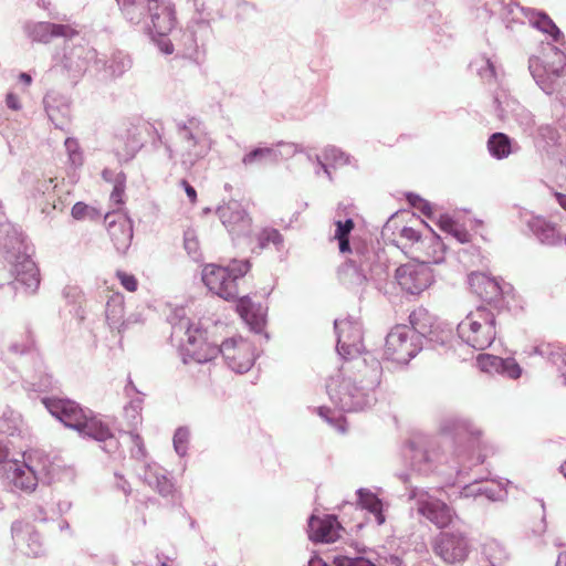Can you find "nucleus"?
I'll return each mask as SVG.
<instances>
[{"label": "nucleus", "instance_id": "obj_1", "mask_svg": "<svg viewBox=\"0 0 566 566\" xmlns=\"http://www.w3.org/2000/svg\"><path fill=\"white\" fill-rule=\"evenodd\" d=\"M366 363V358L357 360L354 363L357 371L350 373L348 368L342 367L327 379V395L339 411H361L376 401L374 390L380 382V364L373 360L368 367Z\"/></svg>", "mask_w": 566, "mask_h": 566}, {"label": "nucleus", "instance_id": "obj_2", "mask_svg": "<svg viewBox=\"0 0 566 566\" xmlns=\"http://www.w3.org/2000/svg\"><path fill=\"white\" fill-rule=\"evenodd\" d=\"M171 325V338H178L179 353L182 363L205 364L214 359L221 353V345L210 344L206 340V332L193 327L190 319L184 315V311H177L169 317Z\"/></svg>", "mask_w": 566, "mask_h": 566}, {"label": "nucleus", "instance_id": "obj_3", "mask_svg": "<svg viewBox=\"0 0 566 566\" xmlns=\"http://www.w3.org/2000/svg\"><path fill=\"white\" fill-rule=\"evenodd\" d=\"M337 275L344 286L358 293L369 280H385L387 266L374 251L356 249L354 256L338 268Z\"/></svg>", "mask_w": 566, "mask_h": 566}, {"label": "nucleus", "instance_id": "obj_4", "mask_svg": "<svg viewBox=\"0 0 566 566\" xmlns=\"http://www.w3.org/2000/svg\"><path fill=\"white\" fill-rule=\"evenodd\" d=\"M177 24L175 6L167 0H156L148 8L146 20L138 27L161 53L169 55L175 51L170 35L177 30Z\"/></svg>", "mask_w": 566, "mask_h": 566}, {"label": "nucleus", "instance_id": "obj_5", "mask_svg": "<svg viewBox=\"0 0 566 566\" xmlns=\"http://www.w3.org/2000/svg\"><path fill=\"white\" fill-rule=\"evenodd\" d=\"M497 314L485 305H479L458 324L459 338L475 350H484L495 340Z\"/></svg>", "mask_w": 566, "mask_h": 566}, {"label": "nucleus", "instance_id": "obj_6", "mask_svg": "<svg viewBox=\"0 0 566 566\" xmlns=\"http://www.w3.org/2000/svg\"><path fill=\"white\" fill-rule=\"evenodd\" d=\"M177 148L181 164L190 168L206 157L211 149V139L206 125L197 117L176 120Z\"/></svg>", "mask_w": 566, "mask_h": 566}, {"label": "nucleus", "instance_id": "obj_7", "mask_svg": "<svg viewBox=\"0 0 566 566\" xmlns=\"http://www.w3.org/2000/svg\"><path fill=\"white\" fill-rule=\"evenodd\" d=\"M250 270L248 260H232L227 266L207 264L202 270V282L218 296L230 301L239 296V282Z\"/></svg>", "mask_w": 566, "mask_h": 566}, {"label": "nucleus", "instance_id": "obj_8", "mask_svg": "<svg viewBox=\"0 0 566 566\" xmlns=\"http://www.w3.org/2000/svg\"><path fill=\"white\" fill-rule=\"evenodd\" d=\"M130 457L137 462L136 472L140 480L155 489L161 496H169L175 490L172 480L167 470L148 457L145 443L140 434L133 436Z\"/></svg>", "mask_w": 566, "mask_h": 566}, {"label": "nucleus", "instance_id": "obj_9", "mask_svg": "<svg viewBox=\"0 0 566 566\" xmlns=\"http://www.w3.org/2000/svg\"><path fill=\"white\" fill-rule=\"evenodd\" d=\"M423 347L424 343L408 325H396L386 336L382 358L405 367Z\"/></svg>", "mask_w": 566, "mask_h": 566}, {"label": "nucleus", "instance_id": "obj_10", "mask_svg": "<svg viewBox=\"0 0 566 566\" xmlns=\"http://www.w3.org/2000/svg\"><path fill=\"white\" fill-rule=\"evenodd\" d=\"M42 403L52 417L66 428L76 430L83 437H86L88 433L90 424L98 419L92 415L90 409H83L71 399L44 397L42 398Z\"/></svg>", "mask_w": 566, "mask_h": 566}, {"label": "nucleus", "instance_id": "obj_11", "mask_svg": "<svg viewBox=\"0 0 566 566\" xmlns=\"http://www.w3.org/2000/svg\"><path fill=\"white\" fill-rule=\"evenodd\" d=\"M473 548V542L462 527L452 526L440 532L432 542L433 553L446 564L464 563Z\"/></svg>", "mask_w": 566, "mask_h": 566}, {"label": "nucleus", "instance_id": "obj_12", "mask_svg": "<svg viewBox=\"0 0 566 566\" xmlns=\"http://www.w3.org/2000/svg\"><path fill=\"white\" fill-rule=\"evenodd\" d=\"M410 469L420 474L434 472L443 459L439 441L428 434H413L408 442Z\"/></svg>", "mask_w": 566, "mask_h": 566}, {"label": "nucleus", "instance_id": "obj_13", "mask_svg": "<svg viewBox=\"0 0 566 566\" xmlns=\"http://www.w3.org/2000/svg\"><path fill=\"white\" fill-rule=\"evenodd\" d=\"M193 10L192 27L182 34L185 41L184 54L189 57H197L199 49L206 45L211 33L210 21L213 20L218 10L213 9L206 0H186Z\"/></svg>", "mask_w": 566, "mask_h": 566}, {"label": "nucleus", "instance_id": "obj_14", "mask_svg": "<svg viewBox=\"0 0 566 566\" xmlns=\"http://www.w3.org/2000/svg\"><path fill=\"white\" fill-rule=\"evenodd\" d=\"M554 50L556 61L553 64H545L537 56L528 60V70L534 81L547 95H552L556 86H560L559 93L566 92V55L556 48Z\"/></svg>", "mask_w": 566, "mask_h": 566}, {"label": "nucleus", "instance_id": "obj_15", "mask_svg": "<svg viewBox=\"0 0 566 566\" xmlns=\"http://www.w3.org/2000/svg\"><path fill=\"white\" fill-rule=\"evenodd\" d=\"M469 285L485 304L488 308L496 314L509 306V297L513 287L509 283H500L496 279L490 277L483 272H473L468 277Z\"/></svg>", "mask_w": 566, "mask_h": 566}, {"label": "nucleus", "instance_id": "obj_16", "mask_svg": "<svg viewBox=\"0 0 566 566\" xmlns=\"http://www.w3.org/2000/svg\"><path fill=\"white\" fill-rule=\"evenodd\" d=\"M408 500L413 502L418 514L426 517L439 528L448 527L454 517L450 506L431 495L426 489L409 486Z\"/></svg>", "mask_w": 566, "mask_h": 566}, {"label": "nucleus", "instance_id": "obj_17", "mask_svg": "<svg viewBox=\"0 0 566 566\" xmlns=\"http://www.w3.org/2000/svg\"><path fill=\"white\" fill-rule=\"evenodd\" d=\"M334 329L338 355L345 360H360L358 356L364 350L361 322L354 316L338 318L334 321Z\"/></svg>", "mask_w": 566, "mask_h": 566}, {"label": "nucleus", "instance_id": "obj_18", "mask_svg": "<svg viewBox=\"0 0 566 566\" xmlns=\"http://www.w3.org/2000/svg\"><path fill=\"white\" fill-rule=\"evenodd\" d=\"M410 328L415 331L419 338L431 346L446 344L450 336V331L434 315L424 307H418L409 315Z\"/></svg>", "mask_w": 566, "mask_h": 566}, {"label": "nucleus", "instance_id": "obj_19", "mask_svg": "<svg viewBox=\"0 0 566 566\" xmlns=\"http://www.w3.org/2000/svg\"><path fill=\"white\" fill-rule=\"evenodd\" d=\"M439 432L451 438L455 443L468 442L470 447L482 449L481 430L468 418L460 415H444L439 420Z\"/></svg>", "mask_w": 566, "mask_h": 566}, {"label": "nucleus", "instance_id": "obj_20", "mask_svg": "<svg viewBox=\"0 0 566 566\" xmlns=\"http://www.w3.org/2000/svg\"><path fill=\"white\" fill-rule=\"evenodd\" d=\"M395 277L400 287L409 294L417 295L433 282L430 265L426 262H410L396 269Z\"/></svg>", "mask_w": 566, "mask_h": 566}, {"label": "nucleus", "instance_id": "obj_21", "mask_svg": "<svg viewBox=\"0 0 566 566\" xmlns=\"http://www.w3.org/2000/svg\"><path fill=\"white\" fill-rule=\"evenodd\" d=\"M11 534L17 548L25 556L40 558L46 555L48 546L41 533L23 521H15L11 525Z\"/></svg>", "mask_w": 566, "mask_h": 566}, {"label": "nucleus", "instance_id": "obj_22", "mask_svg": "<svg viewBox=\"0 0 566 566\" xmlns=\"http://www.w3.org/2000/svg\"><path fill=\"white\" fill-rule=\"evenodd\" d=\"M217 214L232 238L250 235L252 231V218L238 200L229 202L217 208Z\"/></svg>", "mask_w": 566, "mask_h": 566}, {"label": "nucleus", "instance_id": "obj_23", "mask_svg": "<svg viewBox=\"0 0 566 566\" xmlns=\"http://www.w3.org/2000/svg\"><path fill=\"white\" fill-rule=\"evenodd\" d=\"M220 354L229 368L239 374L250 370L256 357L253 345L242 337L226 339Z\"/></svg>", "mask_w": 566, "mask_h": 566}, {"label": "nucleus", "instance_id": "obj_24", "mask_svg": "<svg viewBox=\"0 0 566 566\" xmlns=\"http://www.w3.org/2000/svg\"><path fill=\"white\" fill-rule=\"evenodd\" d=\"M0 250L9 262L31 255V247L20 227L11 222L0 223Z\"/></svg>", "mask_w": 566, "mask_h": 566}, {"label": "nucleus", "instance_id": "obj_25", "mask_svg": "<svg viewBox=\"0 0 566 566\" xmlns=\"http://www.w3.org/2000/svg\"><path fill=\"white\" fill-rule=\"evenodd\" d=\"M298 151L297 145L280 142L274 147H255L242 157L245 168L276 164L284 157L293 156Z\"/></svg>", "mask_w": 566, "mask_h": 566}, {"label": "nucleus", "instance_id": "obj_26", "mask_svg": "<svg viewBox=\"0 0 566 566\" xmlns=\"http://www.w3.org/2000/svg\"><path fill=\"white\" fill-rule=\"evenodd\" d=\"M105 223L108 235L116 251L125 254L133 240V222L122 213L108 212L105 216Z\"/></svg>", "mask_w": 566, "mask_h": 566}, {"label": "nucleus", "instance_id": "obj_27", "mask_svg": "<svg viewBox=\"0 0 566 566\" xmlns=\"http://www.w3.org/2000/svg\"><path fill=\"white\" fill-rule=\"evenodd\" d=\"M23 30L29 39L34 42L48 43L53 38L72 39L78 34V30L71 24H57L51 22L28 21Z\"/></svg>", "mask_w": 566, "mask_h": 566}, {"label": "nucleus", "instance_id": "obj_28", "mask_svg": "<svg viewBox=\"0 0 566 566\" xmlns=\"http://www.w3.org/2000/svg\"><path fill=\"white\" fill-rule=\"evenodd\" d=\"M44 108L52 124L64 130L71 120V104L65 95L49 92L43 98Z\"/></svg>", "mask_w": 566, "mask_h": 566}, {"label": "nucleus", "instance_id": "obj_29", "mask_svg": "<svg viewBox=\"0 0 566 566\" xmlns=\"http://www.w3.org/2000/svg\"><path fill=\"white\" fill-rule=\"evenodd\" d=\"M478 367L488 374H497L510 379H517L522 375V368L514 358H501L490 354H480L476 357Z\"/></svg>", "mask_w": 566, "mask_h": 566}, {"label": "nucleus", "instance_id": "obj_30", "mask_svg": "<svg viewBox=\"0 0 566 566\" xmlns=\"http://www.w3.org/2000/svg\"><path fill=\"white\" fill-rule=\"evenodd\" d=\"M314 158L317 165L315 174L319 175L321 171H323L331 181L333 180L332 169H336L345 165L357 167L356 159L352 158L350 155L335 146L325 147L322 155H315Z\"/></svg>", "mask_w": 566, "mask_h": 566}, {"label": "nucleus", "instance_id": "obj_31", "mask_svg": "<svg viewBox=\"0 0 566 566\" xmlns=\"http://www.w3.org/2000/svg\"><path fill=\"white\" fill-rule=\"evenodd\" d=\"M101 59L95 49L85 45H76L65 50L63 65L73 73L84 72L91 64L99 66Z\"/></svg>", "mask_w": 566, "mask_h": 566}, {"label": "nucleus", "instance_id": "obj_32", "mask_svg": "<svg viewBox=\"0 0 566 566\" xmlns=\"http://www.w3.org/2000/svg\"><path fill=\"white\" fill-rule=\"evenodd\" d=\"M13 263L14 287H23L27 292L33 293L40 285V273L31 255L17 260Z\"/></svg>", "mask_w": 566, "mask_h": 566}, {"label": "nucleus", "instance_id": "obj_33", "mask_svg": "<svg viewBox=\"0 0 566 566\" xmlns=\"http://www.w3.org/2000/svg\"><path fill=\"white\" fill-rule=\"evenodd\" d=\"M339 523L335 516L324 518L312 515L308 520V537L316 543H334L338 537Z\"/></svg>", "mask_w": 566, "mask_h": 566}, {"label": "nucleus", "instance_id": "obj_34", "mask_svg": "<svg viewBox=\"0 0 566 566\" xmlns=\"http://www.w3.org/2000/svg\"><path fill=\"white\" fill-rule=\"evenodd\" d=\"M237 311L252 332L263 333L268 307L253 303L248 296H242L238 301Z\"/></svg>", "mask_w": 566, "mask_h": 566}, {"label": "nucleus", "instance_id": "obj_35", "mask_svg": "<svg viewBox=\"0 0 566 566\" xmlns=\"http://www.w3.org/2000/svg\"><path fill=\"white\" fill-rule=\"evenodd\" d=\"M90 431L86 437L92 438L101 443V448L113 458H120L123 454L120 442L111 431L109 427L101 419L90 424Z\"/></svg>", "mask_w": 566, "mask_h": 566}, {"label": "nucleus", "instance_id": "obj_36", "mask_svg": "<svg viewBox=\"0 0 566 566\" xmlns=\"http://www.w3.org/2000/svg\"><path fill=\"white\" fill-rule=\"evenodd\" d=\"M125 315V301L124 295L120 293H113L108 296L105 307L106 321L111 328H116L118 332H124L132 323L138 319L129 316L124 318Z\"/></svg>", "mask_w": 566, "mask_h": 566}, {"label": "nucleus", "instance_id": "obj_37", "mask_svg": "<svg viewBox=\"0 0 566 566\" xmlns=\"http://www.w3.org/2000/svg\"><path fill=\"white\" fill-rule=\"evenodd\" d=\"M530 10L528 8L521 7L515 0H496L491 2V11L506 23V28H511V23L525 24Z\"/></svg>", "mask_w": 566, "mask_h": 566}, {"label": "nucleus", "instance_id": "obj_38", "mask_svg": "<svg viewBox=\"0 0 566 566\" xmlns=\"http://www.w3.org/2000/svg\"><path fill=\"white\" fill-rule=\"evenodd\" d=\"M156 0H116L122 17L133 27H138L146 20L148 8Z\"/></svg>", "mask_w": 566, "mask_h": 566}, {"label": "nucleus", "instance_id": "obj_39", "mask_svg": "<svg viewBox=\"0 0 566 566\" xmlns=\"http://www.w3.org/2000/svg\"><path fill=\"white\" fill-rule=\"evenodd\" d=\"M527 224L530 230L543 244L555 245L562 242L564 233L559 231L555 224L544 218L532 216Z\"/></svg>", "mask_w": 566, "mask_h": 566}, {"label": "nucleus", "instance_id": "obj_40", "mask_svg": "<svg viewBox=\"0 0 566 566\" xmlns=\"http://www.w3.org/2000/svg\"><path fill=\"white\" fill-rule=\"evenodd\" d=\"M486 146L491 157L497 160H503L521 149L520 145L504 133H493Z\"/></svg>", "mask_w": 566, "mask_h": 566}, {"label": "nucleus", "instance_id": "obj_41", "mask_svg": "<svg viewBox=\"0 0 566 566\" xmlns=\"http://www.w3.org/2000/svg\"><path fill=\"white\" fill-rule=\"evenodd\" d=\"M143 405L144 399L142 396L132 398L128 403L124 406L123 419L127 426L126 431H122L123 434H127L133 443V436L139 434L138 428L143 423Z\"/></svg>", "mask_w": 566, "mask_h": 566}, {"label": "nucleus", "instance_id": "obj_42", "mask_svg": "<svg viewBox=\"0 0 566 566\" xmlns=\"http://www.w3.org/2000/svg\"><path fill=\"white\" fill-rule=\"evenodd\" d=\"M444 244L441 241L440 237L434 232H430L424 237L422 241V245L418 251H423V259L420 262H426V264L430 263H441L444 260Z\"/></svg>", "mask_w": 566, "mask_h": 566}, {"label": "nucleus", "instance_id": "obj_43", "mask_svg": "<svg viewBox=\"0 0 566 566\" xmlns=\"http://www.w3.org/2000/svg\"><path fill=\"white\" fill-rule=\"evenodd\" d=\"M256 245L261 250L273 248L275 252L285 251V239L280 230L272 227H263L255 233Z\"/></svg>", "mask_w": 566, "mask_h": 566}, {"label": "nucleus", "instance_id": "obj_44", "mask_svg": "<svg viewBox=\"0 0 566 566\" xmlns=\"http://www.w3.org/2000/svg\"><path fill=\"white\" fill-rule=\"evenodd\" d=\"M526 21L531 27L552 36L553 41L558 42L563 38V33L554 21L544 12L533 9L527 13Z\"/></svg>", "mask_w": 566, "mask_h": 566}, {"label": "nucleus", "instance_id": "obj_45", "mask_svg": "<svg viewBox=\"0 0 566 566\" xmlns=\"http://www.w3.org/2000/svg\"><path fill=\"white\" fill-rule=\"evenodd\" d=\"M132 67V60L128 54L124 52H114L107 61L99 62V66L111 77H120Z\"/></svg>", "mask_w": 566, "mask_h": 566}, {"label": "nucleus", "instance_id": "obj_46", "mask_svg": "<svg viewBox=\"0 0 566 566\" xmlns=\"http://www.w3.org/2000/svg\"><path fill=\"white\" fill-rule=\"evenodd\" d=\"M38 481L36 471L32 465L24 463L14 468L12 482L17 489L31 492L35 489Z\"/></svg>", "mask_w": 566, "mask_h": 566}, {"label": "nucleus", "instance_id": "obj_47", "mask_svg": "<svg viewBox=\"0 0 566 566\" xmlns=\"http://www.w3.org/2000/svg\"><path fill=\"white\" fill-rule=\"evenodd\" d=\"M149 125L142 119L130 123L125 134L120 137L125 140L127 151L134 155L143 146V135L148 132Z\"/></svg>", "mask_w": 566, "mask_h": 566}, {"label": "nucleus", "instance_id": "obj_48", "mask_svg": "<svg viewBox=\"0 0 566 566\" xmlns=\"http://www.w3.org/2000/svg\"><path fill=\"white\" fill-rule=\"evenodd\" d=\"M356 494L360 507L374 514L376 523L381 525L385 522L381 501L373 492L363 488L358 489Z\"/></svg>", "mask_w": 566, "mask_h": 566}, {"label": "nucleus", "instance_id": "obj_49", "mask_svg": "<svg viewBox=\"0 0 566 566\" xmlns=\"http://www.w3.org/2000/svg\"><path fill=\"white\" fill-rule=\"evenodd\" d=\"M439 224L441 230L451 234L458 242L467 243L470 241L471 234L469 231L452 218L442 216L439 220Z\"/></svg>", "mask_w": 566, "mask_h": 566}, {"label": "nucleus", "instance_id": "obj_50", "mask_svg": "<svg viewBox=\"0 0 566 566\" xmlns=\"http://www.w3.org/2000/svg\"><path fill=\"white\" fill-rule=\"evenodd\" d=\"M563 349L564 348L556 347L552 344L542 343L536 346H532L531 350L528 352V355L541 356L542 358L546 359L547 361L552 363L558 368Z\"/></svg>", "mask_w": 566, "mask_h": 566}, {"label": "nucleus", "instance_id": "obj_51", "mask_svg": "<svg viewBox=\"0 0 566 566\" xmlns=\"http://www.w3.org/2000/svg\"><path fill=\"white\" fill-rule=\"evenodd\" d=\"M33 347L34 339L32 334L28 331L9 344L8 352L14 356H23L31 353Z\"/></svg>", "mask_w": 566, "mask_h": 566}, {"label": "nucleus", "instance_id": "obj_52", "mask_svg": "<svg viewBox=\"0 0 566 566\" xmlns=\"http://www.w3.org/2000/svg\"><path fill=\"white\" fill-rule=\"evenodd\" d=\"M64 147L69 165L75 169L82 167L84 163V155L77 139L67 137L64 140Z\"/></svg>", "mask_w": 566, "mask_h": 566}, {"label": "nucleus", "instance_id": "obj_53", "mask_svg": "<svg viewBox=\"0 0 566 566\" xmlns=\"http://www.w3.org/2000/svg\"><path fill=\"white\" fill-rule=\"evenodd\" d=\"M513 107L511 111L514 113L515 119L520 123L524 132H531L535 125V119L533 114L521 107L517 103L512 102Z\"/></svg>", "mask_w": 566, "mask_h": 566}, {"label": "nucleus", "instance_id": "obj_54", "mask_svg": "<svg viewBox=\"0 0 566 566\" xmlns=\"http://www.w3.org/2000/svg\"><path fill=\"white\" fill-rule=\"evenodd\" d=\"M190 432L186 427H179L174 434L172 443L176 453L179 457H185L188 451Z\"/></svg>", "mask_w": 566, "mask_h": 566}, {"label": "nucleus", "instance_id": "obj_55", "mask_svg": "<svg viewBox=\"0 0 566 566\" xmlns=\"http://www.w3.org/2000/svg\"><path fill=\"white\" fill-rule=\"evenodd\" d=\"M537 140L543 143L544 147H551L558 144L559 134L557 129L551 125H541L537 129Z\"/></svg>", "mask_w": 566, "mask_h": 566}, {"label": "nucleus", "instance_id": "obj_56", "mask_svg": "<svg viewBox=\"0 0 566 566\" xmlns=\"http://www.w3.org/2000/svg\"><path fill=\"white\" fill-rule=\"evenodd\" d=\"M317 413L328 424H331L332 427H334L338 431H340V432H345L346 431L345 418L342 415H335L334 411H332L329 408L324 407V406L317 408Z\"/></svg>", "mask_w": 566, "mask_h": 566}, {"label": "nucleus", "instance_id": "obj_57", "mask_svg": "<svg viewBox=\"0 0 566 566\" xmlns=\"http://www.w3.org/2000/svg\"><path fill=\"white\" fill-rule=\"evenodd\" d=\"M184 245H185L187 253L193 261L198 262L201 260L199 241L193 231L188 230L185 232Z\"/></svg>", "mask_w": 566, "mask_h": 566}, {"label": "nucleus", "instance_id": "obj_58", "mask_svg": "<svg viewBox=\"0 0 566 566\" xmlns=\"http://www.w3.org/2000/svg\"><path fill=\"white\" fill-rule=\"evenodd\" d=\"M126 176L123 171L118 172L114 179V187L111 192L109 199L115 205H123L124 192H125Z\"/></svg>", "mask_w": 566, "mask_h": 566}, {"label": "nucleus", "instance_id": "obj_59", "mask_svg": "<svg viewBox=\"0 0 566 566\" xmlns=\"http://www.w3.org/2000/svg\"><path fill=\"white\" fill-rule=\"evenodd\" d=\"M400 238L411 242V244L415 245L416 251L420 249L424 239V237H422L421 233L412 227H403L400 230Z\"/></svg>", "mask_w": 566, "mask_h": 566}, {"label": "nucleus", "instance_id": "obj_60", "mask_svg": "<svg viewBox=\"0 0 566 566\" xmlns=\"http://www.w3.org/2000/svg\"><path fill=\"white\" fill-rule=\"evenodd\" d=\"M71 214L75 220H84L86 218H94L96 211L88 205L78 201L72 207Z\"/></svg>", "mask_w": 566, "mask_h": 566}, {"label": "nucleus", "instance_id": "obj_61", "mask_svg": "<svg viewBox=\"0 0 566 566\" xmlns=\"http://www.w3.org/2000/svg\"><path fill=\"white\" fill-rule=\"evenodd\" d=\"M336 230H335V239H345L349 238L350 232L353 231L355 224L353 219L348 218L345 221L337 220L335 221Z\"/></svg>", "mask_w": 566, "mask_h": 566}, {"label": "nucleus", "instance_id": "obj_62", "mask_svg": "<svg viewBox=\"0 0 566 566\" xmlns=\"http://www.w3.org/2000/svg\"><path fill=\"white\" fill-rule=\"evenodd\" d=\"M488 479H489V475L474 479L471 484L465 485L462 489L461 495L463 497H478V496H482V489H483V486H480L479 482L482 481V480H488Z\"/></svg>", "mask_w": 566, "mask_h": 566}, {"label": "nucleus", "instance_id": "obj_63", "mask_svg": "<svg viewBox=\"0 0 566 566\" xmlns=\"http://www.w3.org/2000/svg\"><path fill=\"white\" fill-rule=\"evenodd\" d=\"M407 200L413 208L421 210L422 213H424V214L431 213L430 203L428 201H426L424 199H422L419 195L410 192L407 195Z\"/></svg>", "mask_w": 566, "mask_h": 566}, {"label": "nucleus", "instance_id": "obj_64", "mask_svg": "<svg viewBox=\"0 0 566 566\" xmlns=\"http://www.w3.org/2000/svg\"><path fill=\"white\" fill-rule=\"evenodd\" d=\"M117 277L120 281V284L129 292H135L137 290V280L133 274H128L123 271L117 272Z\"/></svg>", "mask_w": 566, "mask_h": 566}]
</instances>
